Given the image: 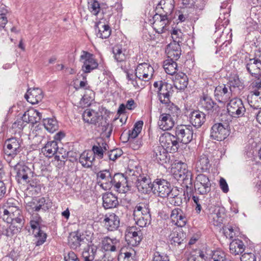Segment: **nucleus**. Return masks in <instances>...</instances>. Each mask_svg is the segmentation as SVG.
Segmentation results:
<instances>
[{"label": "nucleus", "instance_id": "f257e3e1", "mask_svg": "<svg viewBox=\"0 0 261 261\" xmlns=\"http://www.w3.org/2000/svg\"><path fill=\"white\" fill-rule=\"evenodd\" d=\"M96 178L100 187L106 191L113 186L119 192L125 193L130 190L127 178L122 173H116L113 176L109 170L106 169L97 172Z\"/></svg>", "mask_w": 261, "mask_h": 261}, {"label": "nucleus", "instance_id": "f03ea898", "mask_svg": "<svg viewBox=\"0 0 261 261\" xmlns=\"http://www.w3.org/2000/svg\"><path fill=\"white\" fill-rule=\"evenodd\" d=\"M9 213L0 212V216L7 223H11L9 228L6 229L5 234L10 237L20 232L24 224V220L21 215V211L19 206L10 208Z\"/></svg>", "mask_w": 261, "mask_h": 261}, {"label": "nucleus", "instance_id": "7ed1b4c3", "mask_svg": "<svg viewBox=\"0 0 261 261\" xmlns=\"http://www.w3.org/2000/svg\"><path fill=\"white\" fill-rule=\"evenodd\" d=\"M176 168L179 173V176L182 180V185L186 188L187 192H191L192 191V174L188 169L187 164L179 162L176 164Z\"/></svg>", "mask_w": 261, "mask_h": 261}, {"label": "nucleus", "instance_id": "20e7f679", "mask_svg": "<svg viewBox=\"0 0 261 261\" xmlns=\"http://www.w3.org/2000/svg\"><path fill=\"white\" fill-rule=\"evenodd\" d=\"M152 193L158 196L165 198L169 196L171 192L170 184L163 179H156L152 184Z\"/></svg>", "mask_w": 261, "mask_h": 261}, {"label": "nucleus", "instance_id": "39448f33", "mask_svg": "<svg viewBox=\"0 0 261 261\" xmlns=\"http://www.w3.org/2000/svg\"><path fill=\"white\" fill-rule=\"evenodd\" d=\"M159 141L160 146L164 147V148L170 152H176L179 147L176 136L168 132L162 134L159 138Z\"/></svg>", "mask_w": 261, "mask_h": 261}, {"label": "nucleus", "instance_id": "423d86ee", "mask_svg": "<svg viewBox=\"0 0 261 261\" xmlns=\"http://www.w3.org/2000/svg\"><path fill=\"white\" fill-rule=\"evenodd\" d=\"M228 125L226 123H217L214 124L211 130V137L217 141H222L229 134Z\"/></svg>", "mask_w": 261, "mask_h": 261}, {"label": "nucleus", "instance_id": "0eeeda50", "mask_svg": "<svg viewBox=\"0 0 261 261\" xmlns=\"http://www.w3.org/2000/svg\"><path fill=\"white\" fill-rule=\"evenodd\" d=\"M193 130L191 125H181L178 126L175 130V136L178 142L188 144L193 139Z\"/></svg>", "mask_w": 261, "mask_h": 261}, {"label": "nucleus", "instance_id": "6e6552de", "mask_svg": "<svg viewBox=\"0 0 261 261\" xmlns=\"http://www.w3.org/2000/svg\"><path fill=\"white\" fill-rule=\"evenodd\" d=\"M227 110L229 114L232 117L239 118L245 114L246 109L241 99L233 98L227 105Z\"/></svg>", "mask_w": 261, "mask_h": 261}, {"label": "nucleus", "instance_id": "1a4fd4ad", "mask_svg": "<svg viewBox=\"0 0 261 261\" xmlns=\"http://www.w3.org/2000/svg\"><path fill=\"white\" fill-rule=\"evenodd\" d=\"M194 188L199 194H207L211 190V183L208 177L203 174H198L194 182Z\"/></svg>", "mask_w": 261, "mask_h": 261}, {"label": "nucleus", "instance_id": "9d476101", "mask_svg": "<svg viewBox=\"0 0 261 261\" xmlns=\"http://www.w3.org/2000/svg\"><path fill=\"white\" fill-rule=\"evenodd\" d=\"M80 61L83 63L82 70L85 73H89L98 67V63L93 55L86 51H83Z\"/></svg>", "mask_w": 261, "mask_h": 261}, {"label": "nucleus", "instance_id": "9b49d317", "mask_svg": "<svg viewBox=\"0 0 261 261\" xmlns=\"http://www.w3.org/2000/svg\"><path fill=\"white\" fill-rule=\"evenodd\" d=\"M153 68L146 63L139 64L136 69L135 75L139 80L148 81L153 75Z\"/></svg>", "mask_w": 261, "mask_h": 261}, {"label": "nucleus", "instance_id": "f8f14e48", "mask_svg": "<svg viewBox=\"0 0 261 261\" xmlns=\"http://www.w3.org/2000/svg\"><path fill=\"white\" fill-rule=\"evenodd\" d=\"M17 174L16 178L18 182L25 184L30 181L33 176L31 169L24 165L17 164L15 166Z\"/></svg>", "mask_w": 261, "mask_h": 261}, {"label": "nucleus", "instance_id": "ddd939ff", "mask_svg": "<svg viewBox=\"0 0 261 261\" xmlns=\"http://www.w3.org/2000/svg\"><path fill=\"white\" fill-rule=\"evenodd\" d=\"M232 89L228 88L226 85H219L215 88L214 96L219 102L224 103L232 96Z\"/></svg>", "mask_w": 261, "mask_h": 261}, {"label": "nucleus", "instance_id": "4468645a", "mask_svg": "<svg viewBox=\"0 0 261 261\" xmlns=\"http://www.w3.org/2000/svg\"><path fill=\"white\" fill-rule=\"evenodd\" d=\"M142 239V233L139 228L136 226L128 227L125 231V239L132 246L139 244Z\"/></svg>", "mask_w": 261, "mask_h": 261}, {"label": "nucleus", "instance_id": "2eb2a0df", "mask_svg": "<svg viewBox=\"0 0 261 261\" xmlns=\"http://www.w3.org/2000/svg\"><path fill=\"white\" fill-rule=\"evenodd\" d=\"M152 27L156 33L162 34L167 30L169 20L167 16L163 14H156L153 17Z\"/></svg>", "mask_w": 261, "mask_h": 261}, {"label": "nucleus", "instance_id": "dca6fc26", "mask_svg": "<svg viewBox=\"0 0 261 261\" xmlns=\"http://www.w3.org/2000/svg\"><path fill=\"white\" fill-rule=\"evenodd\" d=\"M20 145L16 138L8 139L5 143L4 151L8 156L14 158L20 151Z\"/></svg>", "mask_w": 261, "mask_h": 261}, {"label": "nucleus", "instance_id": "f3484780", "mask_svg": "<svg viewBox=\"0 0 261 261\" xmlns=\"http://www.w3.org/2000/svg\"><path fill=\"white\" fill-rule=\"evenodd\" d=\"M83 119L85 122L100 126L102 125V117L93 110L87 109L83 114Z\"/></svg>", "mask_w": 261, "mask_h": 261}, {"label": "nucleus", "instance_id": "a211bd4d", "mask_svg": "<svg viewBox=\"0 0 261 261\" xmlns=\"http://www.w3.org/2000/svg\"><path fill=\"white\" fill-rule=\"evenodd\" d=\"M103 223L109 231H114L119 227L120 219L115 213H108L105 215Z\"/></svg>", "mask_w": 261, "mask_h": 261}, {"label": "nucleus", "instance_id": "6ab92c4d", "mask_svg": "<svg viewBox=\"0 0 261 261\" xmlns=\"http://www.w3.org/2000/svg\"><path fill=\"white\" fill-rule=\"evenodd\" d=\"M170 218L172 222L179 227L184 226L187 222L185 214L179 208H175L172 211Z\"/></svg>", "mask_w": 261, "mask_h": 261}, {"label": "nucleus", "instance_id": "aec40b11", "mask_svg": "<svg viewBox=\"0 0 261 261\" xmlns=\"http://www.w3.org/2000/svg\"><path fill=\"white\" fill-rule=\"evenodd\" d=\"M172 91L171 84L164 82L163 85H161L160 88H159V90H158V97L160 102L167 103L169 102Z\"/></svg>", "mask_w": 261, "mask_h": 261}, {"label": "nucleus", "instance_id": "412c9836", "mask_svg": "<svg viewBox=\"0 0 261 261\" xmlns=\"http://www.w3.org/2000/svg\"><path fill=\"white\" fill-rule=\"evenodd\" d=\"M151 179L147 176L140 175L136 180V187L138 190L143 193H147L152 190Z\"/></svg>", "mask_w": 261, "mask_h": 261}, {"label": "nucleus", "instance_id": "4be33fe9", "mask_svg": "<svg viewBox=\"0 0 261 261\" xmlns=\"http://www.w3.org/2000/svg\"><path fill=\"white\" fill-rule=\"evenodd\" d=\"M24 97L28 102L34 105L41 101L43 94L41 89L36 88L29 89Z\"/></svg>", "mask_w": 261, "mask_h": 261}, {"label": "nucleus", "instance_id": "5701e85b", "mask_svg": "<svg viewBox=\"0 0 261 261\" xmlns=\"http://www.w3.org/2000/svg\"><path fill=\"white\" fill-rule=\"evenodd\" d=\"M168 152V150L164 148V147L158 146L154 148L153 158L158 163L164 164L170 160Z\"/></svg>", "mask_w": 261, "mask_h": 261}, {"label": "nucleus", "instance_id": "b1692460", "mask_svg": "<svg viewBox=\"0 0 261 261\" xmlns=\"http://www.w3.org/2000/svg\"><path fill=\"white\" fill-rule=\"evenodd\" d=\"M169 114L162 113L160 115L158 125L163 130L171 129L175 124V119L173 117L169 116Z\"/></svg>", "mask_w": 261, "mask_h": 261}, {"label": "nucleus", "instance_id": "393cba45", "mask_svg": "<svg viewBox=\"0 0 261 261\" xmlns=\"http://www.w3.org/2000/svg\"><path fill=\"white\" fill-rule=\"evenodd\" d=\"M102 248L107 251L115 252L120 248V241L116 238L106 237L102 240Z\"/></svg>", "mask_w": 261, "mask_h": 261}, {"label": "nucleus", "instance_id": "a878e982", "mask_svg": "<svg viewBox=\"0 0 261 261\" xmlns=\"http://www.w3.org/2000/svg\"><path fill=\"white\" fill-rule=\"evenodd\" d=\"M248 101L251 107L261 109V90L254 89L250 91L248 96Z\"/></svg>", "mask_w": 261, "mask_h": 261}, {"label": "nucleus", "instance_id": "bb28decb", "mask_svg": "<svg viewBox=\"0 0 261 261\" xmlns=\"http://www.w3.org/2000/svg\"><path fill=\"white\" fill-rule=\"evenodd\" d=\"M95 31L97 32V36L102 39L108 38L111 33L110 26L101 21L96 23Z\"/></svg>", "mask_w": 261, "mask_h": 261}, {"label": "nucleus", "instance_id": "cd10ccee", "mask_svg": "<svg viewBox=\"0 0 261 261\" xmlns=\"http://www.w3.org/2000/svg\"><path fill=\"white\" fill-rule=\"evenodd\" d=\"M166 51L168 57L170 58L168 60H172L174 61L177 60L181 55V49L179 44L177 43H171L168 45Z\"/></svg>", "mask_w": 261, "mask_h": 261}, {"label": "nucleus", "instance_id": "c85d7f7f", "mask_svg": "<svg viewBox=\"0 0 261 261\" xmlns=\"http://www.w3.org/2000/svg\"><path fill=\"white\" fill-rule=\"evenodd\" d=\"M205 121V115L199 111L192 112L190 116V121L195 127H200Z\"/></svg>", "mask_w": 261, "mask_h": 261}, {"label": "nucleus", "instance_id": "c756f323", "mask_svg": "<svg viewBox=\"0 0 261 261\" xmlns=\"http://www.w3.org/2000/svg\"><path fill=\"white\" fill-rule=\"evenodd\" d=\"M103 206L106 209L115 207L118 204L117 197L112 193H106L102 196Z\"/></svg>", "mask_w": 261, "mask_h": 261}, {"label": "nucleus", "instance_id": "7c9ffc66", "mask_svg": "<svg viewBox=\"0 0 261 261\" xmlns=\"http://www.w3.org/2000/svg\"><path fill=\"white\" fill-rule=\"evenodd\" d=\"M109 148L108 145L106 142L100 140V141L97 142L96 144L92 147V153L94 156L97 155L100 159H102L103 157V154L107 155L106 152Z\"/></svg>", "mask_w": 261, "mask_h": 261}, {"label": "nucleus", "instance_id": "2f4dec72", "mask_svg": "<svg viewBox=\"0 0 261 261\" xmlns=\"http://www.w3.org/2000/svg\"><path fill=\"white\" fill-rule=\"evenodd\" d=\"M188 84V78L185 73L180 72L175 76L174 85L177 89H185Z\"/></svg>", "mask_w": 261, "mask_h": 261}, {"label": "nucleus", "instance_id": "473e14b6", "mask_svg": "<svg viewBox=\"0 0 261 261\" xmlns=\"http://www.w3.org/2000/svg\"><path fill=\"white\" fill-rule=\"evenodd\" d=\"M245 249L243 242L239 239L233 240L229 245V250L231 253L236 255L242 253Z\"/></svg>", "mask_w": 261, "mask_h": 261}, {"label": "nucleus", "instance_id": "72a5a7b5", "mask_svg": "<svg viewBox=\"0 0 261 261\" xmlns=\"http://www.w3.org/2000/svg\"><path fill=\"white\" fill-rule=\"evenodd\" d=\"M210 166L208 157L205 155H202L196 163V170L197 172H204L207 171Z\"/></svg>", "mask_w": 261, "mask_h": 261}, {"label": "nucleus", "instance_id": "f704fd0d", "mask_svg": "<svg viewBox=\"0 0 261 261\" xmlns=\"http://www.w3.org/2000/svg\"><path fill=\"white\" fill-rule=\"evenodd\" d=\"M246 67L248 71L252 75H257L261 73V64L253 58L249 59Z\"/></svg>", "mask_w": 261, "mask_h": 261}, {"label": "nucleus", "instance_id": "c9c22d12", "mask_svg": "<svg viewBox=\"0 0 261 261\" xmlns=\"http://www.w3.org/2000/svg\"><path fill=\"white\" fill-rule=\"evenodd\" d=\"M150 210L148 204L145 203H139L134 208V218H140V217L150 215Z\"/></svg>", "mask_w": 261, "mask_h": 261}, {"label": "nucleus", "instance_id": "e433bc0d", "mask_svg": "<svg viewBox=\"0 0 261 261\" xmlns=\"http://www.w3.org/2000/svg\"><path fill=\"white\" fill-rule=\"evenodd\" d=\"M94 160V156L92 151L83 152L79 158V162L86 168H90L92 165Z\"/></svg>", "mask_w": 261, "mask_h": 261}, {"label": "nucleus", "instance_id": "4c0bfd02", "mask_svg": "<svg viewBox=\"0 0 261 261\" xmlns=\"http://www.w3.org/2000/svg\"><path fill=\"white\" fill-rule=\"evenodd\" d=\"M58 146L56 141H48L42 148V152L46 156L51 157L57 151Z\"/></svg>", "mask_w": 261, "mask_h": 261}, {"label": "nucleus", "instance_id": "58836bf2", "mask_svg": "<svg viewBox=\"0 0 261 261\" xmlns=\"http://www.w3.org/2000/svg\"><path fill=\"white\" fill-rule=\"evenodd\" d=\"M160 8L163 10L165 12L163 15H168L171 14L174 8V0H161L158 6L157 9Z\"/></svg>", "mask_w": 261, "mask_h": 261}, {"label": "nucleus", "instance_id": "ea45409f", "mask_svg": "<svg viewBox=\"0 0 261 261\" xmlns=\"http://www.w3.org/2000/svg\"><path fill=\"white\" fill-rule=\"evenodd\" d=\"M84 242V238H82L81 235L77 233L73 232L70 234L68 243L71 248L76 249Z\"/></svg>", "mask_w": 261, "mask_h": 261}, {"label": "nucleus", "instance_id": "a19ab883", "mask_svg": "<svg viewBox=\"0 0 261 261\" xmlns=\"http://www.w3.org/2000/svg\"><path fill=\"white\" fill-rule=\"evenodd\" d=\"M166 105V112L164 114H169V116L173 117L174 119L176 118L180 114V109L173 103H172L169 100L167 103H164Z\"/></svg>", "mask_w": 261, "mask_h": 261}, {"label": "nucleus", "instance_id": "79ce46f5", "mask_svg": "<svg viewBox=\"0 0 261 261\" xmlns=\"http://www.w3.org/2000/svg\"><path fill=\"white\" fill-rule=\"evenodd\" d=\"M95 246H87L85 248L82 253V257L84 261H93L94 259L95 253L96 252Z\"/></svg>", "mask_w": 261, "mask_h": 261}, {"label": "nucleus", "instance_id": "37998d69", "mask_svg": "<svg viewBox=\"0 0 261 261\" xmlns=\"http://www.w3.org/2000/svg\"><path fill=\"white\" fill-rule=\"evenodd\" d=\"M200 105L204 110L209 111L213 109L215 103L210 96L204 95L200 99Z\"/></svg>", "mask_w": 261, "mask_h": 261}, {"label": "nucleus", "instance_id": "c03bdc74", "mask_svg": "<svg viewBox=\"0 0 261 261\" xmlns=\"http://www.w3.org/2000/svg\"><path fill=\"white\" fill-rule=\"evenodd\" d=\"M177 63L172 60H166L164 62V68L168 74H175L177 71Z\"/></svg>", "mask_w": 261, "mask_h": 261}, {"label": "nucleus", "instance_id": "a18cd8bd", "mask_svg": "<svg viewBox=\"0 0 261 261\" xmlns=\"http://www.w3.org/2000/svg\"><path fill=\"white\" fill-rule=\"evenodd\" d=\"M143 122L142 121H139L136 122L132 130H129L128 132V140L135 139L141 133Z\"/></svg>", "mask_w": 261, "mask_h": 261}, {"label": "nucleus", "instance_id": "49530a36", "mask_svg": "<svg viewBox=\"0 0 261 261\" xmlns=\"http://www.w3.org/2000/svg\"><path fill=\"white\" fill-rule=\"evenodd\" d=\"M43 125L45 129L50 133H54L58 128L57 121L54 118H47L43 120Z\"/></svg>", "mask_w": 261, "mask_h": 261}, {"label": "nucleus", "instance_id": "de8ad7c7", "mask_svg": "<svg viewBox=\"0 0 261 261\" xmlns=\"http://www.w3.org/2000/svg\"><path fill=\"white\" fill-rule=\"evenodd\" d=\"M140 218H134L136 224L141 227H146L151 222V215H144Z\"/></svg>", "mask_w": 261, "mask_h": 261}, {"label": "nucleus", "instance_id": "09e8293b", "mask_svg": "<svg viewBox=\"0 0 261 261\" xmlns=\"http://www.w3.org/2000/svg\"><path fill=\"white\" fill-rule=\"evenodd\" d=\"M33 233L36 238L35 242L36 246H40L45 242L47 236L42 230L39 229L38 231L33 232Z\"/></svg>", "mask_w": 261, "mask_h": 261}, {"label": "nucleus", "instance_id": "8fccbe9b", "mask_svg": "<svg viewBox=\"0 0 261 261\" xmlns=\"http://www.w3.org/2000/svg\"><path fill=\"white\" fill-rule=\"evenodd\" d=\"M19 206L18 201L14 198H9L7 200L4 206L3 212L4 213H9L11 211L10 208Z\"/></svg>", "mask_w": 261, "mask_h": 261}, {"label": "nucleus", "instance_id": "3c124183", "mask_svg": "<svg viewBox=\"0 0 261 261\" xmlns=\"http://www.w3.org/2000/svg\"><path fill=\"white\" fill-rule=\"evenodd\" d=\"M88 9L94 15H96L100 11V8L99 3L95 0H89L88 3Z\"/></svg>", "mask_w": 261, "mask_h": 261}, {"label": "nucleus", "instance_id": "603ef678", "mask_svg": "<svg viewBox=\"0 0 261 261\" xmlns=\"http://www.w3.org/2000/svg\"><path fill=\"white\" fill-rule=\"evenodd\" d=\"M113 53L114 55L115 60L117 62H122L125 60V55L122 50L121 48L119 46H115L113 49Z\"/></svg>", "mask_w": 261, "mask_h": 261}, {"label": "nucleus", "instance_id": "864d4df0", "mask_svg": "<svg viewBox=\"0 0 261 261\" xmlns=\"http://www.w3.org/2000/svg\"><path fill=\"white\" fill-rule=\"evenodd\" d=\"M229 85L227 86L228 88H239L243 86V83L239 79V76L237 75L231 76L229 80Z\"/></svg>", "mask_w": 261, "mask_h": 261}, {"label": "nucleus", "instance_id": "5fc2aeb1", "mask_svg": "<svg viewBox=\"0 0 261 261\" xmlns=\"http://www.w3.org/2000/svg\"><path fill=\"white\" fill-rule=\"evenodd\" d=\"M172 38L173 40V43L179 44L182 41V33L178 29H173L171 33Z\"/></svg>", "mask_w": 261, "mask_h": 261}, {"label": "nucleus", "instance_id": "6e6d98bb", "mask_svg": "<svg viewBox=\"0 0 261 261\" xmlns=\"http://www.w3.org/2000/svg\"><path fill=\"white\" fill-rule=\"evenodd\" d=\"M40 221V218L37 215L33 217L31 220L30 225L32 229H33V232H36L35 230L38 231L39 229H40L39 227Z\"/></svg>", "mask_w": 261, "mask_h": 261}, {"label": "nucleus", "instance_id": "4d7b16f0", "mask_svg": "<svg viewBox=\"0 0 261 261\" xmlns=\"http://www.w3.org/2000/svg\"><path fill=\"white\" fill-rule=\"evenodd\" d=\"M38 111L36 110H31L27 111V114H28L30 118V123L34 124L39 122V117H37Z\"/></svg>", "mask_w": 261, "mask_h": 261}, {"label": "nucleus", "instance_id": "13d9d810", "mask_svg": "<svg viewBox=\"0 0 261 261\" xmlns=\"http://www.w3.org/2000/svg\"><path fill=\"white\" fill-rule=\"evenodd\" d=\"M121 151L118 149H114L108 152L107 155L110 160L114 161L121 155Z\"/></svg>", "mask_w": 261, "mask_h": 261}, {"label": "nucleus", "instance_id": "bf43d9fd", "mask_svg": "<svg viewBox=\"0 0 261 261\" xmlns=\"http://www.w3.org/2000/svg\"><path fill=\"white\" fill-rule=\"evenodd\" d=\"M152 261H169V257L159 252H155L154 253Z\"/></svg>", "mask_w": 261, "mask_h": 261}, {"label": "nucleus", "instance_id": "052dcab7", "mask_svg": "<svg viewBox=\"0 0 261 261\" xmlns=\"http://www.w3.org/2000/svg\"><path fill=\"white\" fill-rule=\"evenodd\" d=\"M118 261H132V254L129 252H121L118 256Z\"/></svg>", "mask_w": 261, "mask_h": 261}, {"label": "nucleus", "instance_id": "680f3d73", "mask_svg": "<svg viewBox=\"0 0 261 261\" xmlns=\"http://www.w3.org/2000/svg\"><path fill=\"white\" fill-rule=\"evenodd\" d=\"M183 235L182 233H178L177 232H173L170 235L171 240L174 243L180 244L183 241V239L181 237V235Z\"/></svg>", "mask_w": 261, "mask_h": 261}, {"label": "nucleus", "instance_id": "e2e57ef3", "mask_svg": "<svg viewBox=\"0 0 261 261\" xmlns=\"http://www.w3.org/2000/svg\"><path fill=\"white\" fill-rule=\"evenodd\" d=\"M224 256L223 252L216 251L213 253L211 261H224Z\"/></svg>", "mask_w": 261, "mask_h": 261}, {"label": "nucleus", "instance_id": "0e129e2a", "mask_svg": "<svg viewBox=\"0 0 261 261\" xmlns=\"http://www.w3.org/2000/svg\"><path fill=\"white\" fill-rule=\"evenodd\" d=\"M241 261H256V257L252 253H245L240 257Z\"/></svg>", "mask_w": 261, "mask_h": 261}, {"label": "nucleus", "instance_id": "69168bd1", "mask_svg": "<svg viewBox=\"0 0 261 261\" xmlns=\"http://www.w3.org/2000/svg\"><path fill=\"white\" fill-rule=\"evenodd\" d=\"M256 80L251 84L252 87L255 89L261 90V74L254 75Z\"/></svg>", "mask_w": 261, "mask_h": 261}, {"label": "nucleus", "instance_id": "338daca9", "mask_svg": "<svg viewBox=\"0 0 261 261\" xmlns=\"http://www.w3.org/2000/svg\"><path fill=\"white\" fill-rule=\"evenodd\" d=\"M204 254L199 253L198 255L191 254L188 259V261H205Z\"/></svg>", "mask_w": 261, "mask_h": 261}, {"label": "nucleus", "instance_id": "774afa93", "mask_svg": "<svg viewBox=\"0 0 261 261\" xmlns=\"http://www.w3.org/2000/svg\"><path fill=\"white\" fill-rule=\"evenodd\" d=\"M65 261H79L76 254L72 251L68 252L67 256L64 257Z\"/></svg>", "mask_w": 261, "mask_h": 261}]
</instances>
